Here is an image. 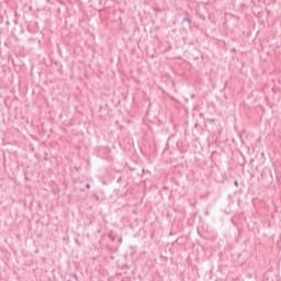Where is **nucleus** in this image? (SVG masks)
<instances>
[{
  "mask_svg": "<svg viewBox=\"0 0 281 281\" xmlns=\"http://www.w3.org/2000/svg\"><path fill=\"white\" fill-rule=\"evenodd\" d=\"M235 186L238 187V181H235Z\"/></svg>",
  "mask_w": 281,
  "mask_h": 281,
  "instance_id": "nucleus-2",
  "label": "nucleus"
},
{
  "mask_svg": "<svg viewBox=\"0 0 281 281\" xmlns=\"http://www.w3.org/2000/svg\"><path fill=\"white\" fill-rule=\"evenodd\" d=\"M86 188L89 190V188H91V184L88 183V184L86 186Z\"/></svg>",
  "mask_w": 281,
  "mask_h": 281,
  "instance_id": "nucleus-1",
  "label": "nucleus"
}]
</instances>
